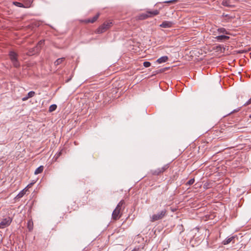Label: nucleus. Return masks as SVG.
<instances>
[{"mask_svg":"<svg viewBox=\"0 0 251 251\" xmlns=\"http://www.w3.org/2000/svg\"><path fill=\"white\" fill-rule=\"evenodd\" d=\"M250 118L251 119V115L249 116Z\"/></svg>","mask_w":251,"mask_h":251,"instance_id":"obj_36","label":"nucleus"},{"mask_svg":"<svg viewBox=\"0 0 251 251\" xmlns=\"http://www.w3.org/2000/svg\"><path fill=\"white\" fill-rule=\"evenodd\" d=\"M222 4L223 6L228 7H231L233 6V5L231 4L230 0H223L222 1Z\"/></svg>","mask_w":251,"mask_h":251,"instance_id":"obj_10","label":"nucleus"},{"mask_svg":"<svg viewBox=\"0 0 251 251\" xmlns=\"http://www.w3.org/2000/svg\"><path fill=\"white\" fill-rule=\"evenodd\" d=\"M26 190L25 189L21 191L17 196V197L18 198H21L23 197L25 194Z\"/></svg>","mask_w":251,"mask_h":251,"instance_id":"obj_20","label":"nucleus"},{"mask_svg":"<svg viewBox=\"0 0 251 251\" xmlns=\"http://www.w3.org/2000/svg\"><path fill=\"white\" fill-rule=\"evenodd\" d=\"M177 1V0H170L168 1H164L163 3H175Z\"/></svg>","mask_w":251,"mask_h":251,"instance_id":"obj_23","label":"nucleus"},{"mask_svg":"<svg viewBox=\"0 0 251 251\" xmlns=\"http://www.w3.org/2000/svg\"><path fill=\"white\" fill-rule=\"evenodd\" d=\"M218 31L221 33H225L226 34H227V32L224 28H219L218 29Z\"/></svg>","mask_w":251,"mask_h":251,"instance_id":"obj_25","label":"nucleus"},{"mask_svg":"<svg viewBox=\"0 0 251 251\" xmlns=\"http://www.w3.org/2000/svg\"><path fill=\"white\" fill-rule=\"evenodd\" d=\"M165 69H161V70H160L158 71V73H159V72H164V71H165Z\"/></svg>","mask_w":251,"mask_h":251,"instance_id":"obj_31","label":"nucleus"},{"mask_svg":"<svg viewBox=\"0 0 251 251\" xmlns=\"http://www.w3.org/2000/svg\"><path fill=\"white\" fill-rule=\"evenodd\" d=\"M125 204V202L124 200H121L117 204L112 215V219L116 221L121 217L122 215V208Z\"/></svg>","mask_w":251,"mask_h":251,"instance_id":"obj_1","label":"nucleus"},{"mask_svg":"<svg viewBox=\"0 0 251 251\" xmlns=\"http://www.w3.org/2000/svg\"><path fill=\"white\" fill-rule=\"evenodd\" d=\"M151 63L148 61H145L143 63L144 66L146 68L150 67L151 66Z\"/></svg>","mask_w":251,"mask_h":251,"instance_id":"obj_24","label":"nucleus"},{"mask_svg":"<svg viewBox=\"0 0 251 251\" xmlns=\"http://www.w3.org/2000/svg\"><path fill=\"white\" fill-rule=\"evenodd\" d=\"M33 53L32 52V51H30L29 52V53H28V55H31V54H33Z\"/></svg>","mask_w":251,"mask_h":251,"instance_id":"obj_32","label":"nucleus"},{"mask_svg":"<svg viewBox=\"0 0 251 251\" xmlns=\"http://www.w3.org/2000/svg\"><path fill=\"white\" fill-rule=\"evenodd\" d=\"M251 103V98L244 104V106H247Z\"/></svg>","mask_w":251,"mask_h":251,"instance_id":"obj_27","label":"nucleus"},{"mask_svg":"<svg viewBox=\"0 0 251 251\" xmlns=\"http://www.w3.org/2000/svg\"><path fill=\"white\" fill-rule=\"evenodd\" d=\"M240 109H238L237 110H234V111L232 112V113L234 112H237Z\"/></svg>","mask_w":251,"mask_h":251,"instance_id":"obj_33","label":"nucleus"},{"mask_svg":"<svg viewBox=\"0 0 251 251\" xmlns=\"http://www.w3.org/2000/svg\"><path fill=\"white\" fill-rule=\"evenodd\" d=\"M235 238V236H231V237H228L226 239H225L223 241V244L224 245H227L229 244L231 241H232L234 238Z\"/></svg>","mask_w":251,"mask_h":251,"instance_id":"obj_11","label":"nucleus"},{"mask_svg":"<svg viewBox=\"0 0 251 251\" xmlns=\"http://www.w3.org/2000/svg\"><path fill=\"white\" fill-rule=\"evenodd\" d=\"M34 183V182H32V183H30V184H29L28 185H27V187H31V186Z\"/></svg>","mask_w":251,"mask_h":251,"instance_id":"obj_29","label":"nucleus"},{"mask_svg":"<svg viewBox=\"0 0 251 251\" xmlns=\"http://www.w3.org/2000/svg\"><path fill=\"white\" fill-rule=\"evenodd\" d=\"M167 214V211L166 209H163L160 212L153 214L150 217L151 221L154 222L156 221L160 220L163 219Z\"/></svg>","mask_w":251,"mask_h":251,"instance_id":"obj_3","label":"nucleus"},{"mask_svg":"<svg viewBox=\"0 0 251 251\" xmlns=\"http://www.w3.org/2000/svg\"><path fill=\"white\" fill-rule=\"evenodd\" d=\"M13 4L18 6V7H24V8H27V7H29V6H25L23 3H21V2H17V1H14L13 2Z\"/></svg>","mask_w":251,"mask_h":251,"instance_id":"obj_16","label":"nucleus"},{"mask_svg":"<svg viewBox=\"0 0 251 251\" xmlns=\"http://www.w3.org/2000/svg\"><path fill=\"white\" fill-rule=\"evenodd\" d=\"M62 150H61V151H60L59 152H58L56 154V158L55 159L56 160L60 155H61L62 152Z\"/></svg>","mask_w":251,"mask_h":251,"instance_id":"obj_26","label":"nucleus"},{"mask_svg":"<svg viewBox=\"0 0 251 251\" xmlns=\"http://www.w3.org/2000/svg\"><path fill=\"white\" fill-rule=\"evenodd\" d=\"M56 108L57 105L56 104H52L50 106L49 111L50 112H53V111L56 110Z\"/></svg>","mask_w":251,"mask_h":251,"instance_id":"obj_19","label":"nucleus"},{"mask_svg":"<svg viewBox=\"0 0 251 251\" xmlns=\"http://www.w3.org/2000/svg\"><path fill=\"white\" fill-rule=\"evenodd\" d=\"M28 98H29L28 97V96H27V97H24V98H23L22 99V100H23V101H25V100H27Z\"/></svg>","mask_w":251,"mask_h":251,"instance_id":"obj_30","label":"nucleus"},{"mask_svg":"<svg viewBox=\"0 0 251 251\" xmlns=\"http://www.w3.org/2000/svg\"><path fill=\"white\" fill-rule=\"evenodd\" d=\"M44 168V167L43 166H40V167H39L38 168H37L36 169V170L35 171L34 174L35 175H37V174L41 173L43 171Z\"/></svg>","mask_w":251,"mask_h":251,"instance_id":"obj_13","label":"nucleus"},{"mask_svg":"<svg viewBox=\"0 0 251 251\" xmlns=\"http://www.w3.org/2000/svg\"><path fill=\"white\" fill-rule=\"evenodd\" d=\"M222 17L223 18H226V19L225 20L227 21H228L229 20H231L234 18L233 17L230 16L229 15L226 14L225 13H223L222 15Z\"/></svg>","mask_w":251,"mask_h":251,"instance_id":"obj_18","label":"nucleus"},{"mask_svg":"<svg viewBox=\"0 0 251 251\" xmlns=\"http://www.w3.org/2000/svg\"><path fill=\"white\" fill-rule=\"evenodd\" d=\"M218 40H226L229 38V36L226 35H220L216 37Z\"/></svg>","mask_w":251,"mask_h":251,"instance_id":"obj_14","label":"nucleus"},{"mask_svg":"<svg viewBox=\"0 0 251 251\" xmlns=\"http://www.w3.org/2000/svg\"><path fill=\"white\" fill-rule=\"evenodd\" d=\"M194 181H195V180L194 178L191 179L186 182V185H191L194 183Z\"/></svg>","mask_w":251,"mask_h":251,"instance_id":"obj_21","label":"nucleus"},{"mask_svg":"<svg viewBox=\"0 0 251 251\" xmlns=\"http://www.w3.org/2000/svg\"><path fill=\"white\" fill-rule=\"evenodd\" d=\"M159 13V11L158 10H155L152 11H147L146 13L139 14L136 17V18L137 20H143L147 19L148 18L157 15Z\"/></svg>","mask_w":251,"mask_h":251,"instance_id":"obj_2","label":"nucleus"},{"mask_svg":"<svg viewBox=\"0 0 251 251\" xmlns=\"http://www.w3.org/2000/svg\"><path fill=\"white\" fill-rule=\"evenodd\" d=\"M248 51H251V47L249 48Z\"/></svg>","mask_w":251,"mask_h":251,"instance_id":"obj_35","label":"nucleus"},{"mask_svg":"<svg viewBox=\"0 0 251 251\" xmlns=\"http://www.w3.org/2000/svg\"><path fill=\"white\" fill-rule=\"evenodd\" d=\"M222 49V48L220 46H218L216 47V50L219 51V50H221Z\"/></svg>","mask_w":251,"mask_h":251,"instance_id":"obj_28","label":"nucleus"},{"mask_svg":"<svg viewBox=\"0 0 251 251\" xmlns=\"http://www.w3.org/2000/svg\"><path fill=\"white\" fill-rule=\"evenodd\" d=\"M112 25V22H105L97 29L96 33L99 34L103 33L111 27Z\"/></svg>","mask_w":251,"mask_h":251,"instance_id":"obj_5","label":"nucleus"},{"mask_svg":"<svg viewBox=\"0 0 251 251\" xmlns=\"http://www.w3.org/2000/svg\"><path fill=\"white\" fill-rule=\"evenodd\" d=\"M33 223L32 220H30L27 223V228L29 231H31L33 229Z\"/></svg>","mask_w":251,"mask_h":251,"instance_id":"obj_17","label":"nucleus"},{"mask_svg":"<svg viewBox=\"0 0 251 251\" xmlns=\"http://www.w3.org/2000/svg\"><path fill=\"white\" fill-rule=\"evenodd\" d=\"M42 43V41H40V42H39L38 44H41Z\"/></svg>","mask_w":251,"mask_h":251,"instance_id":"obj_34","label":"nucleus"},{"mask_svg":"<svg viewBox=\"0 0 251 251\" xmlns=\"http://www.w3.org/2000/svg\"><path fill=\"white\" fill-rule=\"evenodd\" d=\"M65 60V58L62 57L57 59L54 63L55 66H58Z\"/></svg>","mask_w":251,"mask_h":251,"instance_id":"obj_15","label":"nucleus"},{"mask_svg":"<svg viewBox=\"0 0 251 251\" xmlns=\"http://www.w3.org/2000/svg\"><path fill=\"white\" fill-rule=\"evenodd\" d=\"M35 94L34 91H30L28 93L27 96L29 98H32L35 95Z\"/></svg>","mask_w":251,"mask_h":251,"instance_id":"obj_22","label":"nucleus"},{"mask_svg":"<svg viewBox=\"0 0 251 251\" xmlns=\"http://www.w3.org/2000/svg\"><path fill=\"white\" fill-rule=\"evenodd\" d=\"M12 222V219L8 217L4 219L0 223V228H3L10 225Z\"/></svg>","mask_w":251,"mask_h":251,"instance_id":"obj_7","label":"nucleus"},{"mask_svg":"<svg viewBox=\"0 0 251 251\" xmlns=\"http://www.w3.org/2000/svg\"><path fill=\"white\" fill-rule=\"evenodd\" d=\"M9 55L14 67L17 68L20 67V63L18 60V54L13 51H10L9 53Z\"/></svg>","mask_w":251,"mask_h":251,"instance_id":"obj_4","label":"nucleus"},{"mask_svg":"<svg viewBox=\"0 0 251 251\" xmlns=\"http://www.w3.org/2000/svg\"><path fill=\"white\" fill-rule=\"evenodd\" d=\"M169 168V166L168 165H165L163 167L158 168L156 170H152L151 171V173L152 175L153 176H158L160 175L161 174L163 173L164 172H165L168 168Z\"/></svg>","mask_w":251,"mask_h":251,"instance_id":"obj_6","label":"nucleus"},{"mask_svg":"<svg viewBox=\"0 0 251 251\" xmlns=\"http://www.w3.org/2000/svg\"><path fill=\"white\" fill-rule=\"evenodd\" d=\"M168 60V57L167 56H162L157 59V62L158 63H162L166 62Z\"/></svg>","mask_w":251,"mask_h":251,"instance_id":"obj_12","label":"nucleus"},{"mask_svg":"<svg viewBox=\"0 0 251 251\" xmlns=\"http://www.w3.org/2000/svg\"><path fill=\"white\" fill-rule=\"evenodd\" d=\"M131 251H135V250H132Z\"/></svg>","mask_w":251,"mask_h":251,"instance_id":"obj_37","label":"nucleus"},{"mask_svg":"<svg viewBox=\"0 0 251 251\" xmlns=\"http://www.w3.org/2000/svg\"><path fill=\"white\" fill-rule=\"evenodd\" d=\"M174 23L172 22L165 21L160 25V26L163 28H169L171 27Z\"/></svg>","mask_w":251,"mask_h":251,"instance_id":"obj_8","label":"nucleus"},{"mask_svg":"<svg viewBox=\"0 0 251 251\" xmlns=\"http://www.w3.org/2000/svg\"><path fill=\"white\" fill-rule=\"evenodd\" d=\"M99 16H100V14L99 13H97L92 19H89L88 20H85L84 22L85 23H94V22H95L97 20V19L99 17Z\"/></svg>","mask_w":251,"mask_h":251,"instance_id":"obj_9","label":"nucleus"}]
</instances>
